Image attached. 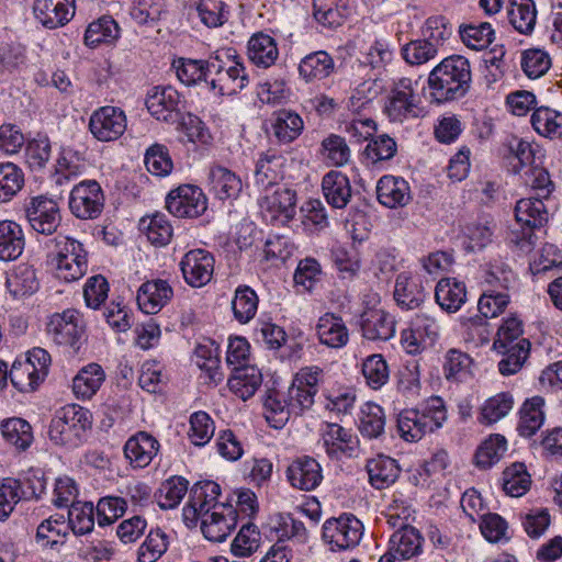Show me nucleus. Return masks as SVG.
I'll list each match as a JSON object with an SVG mask.
<instances>
[{"label": "nucleus", "instance_id": "obj_1", "mask_svg": "<svg viewBox=\"0 0 562 562\" xmlns=\"http://www.w3.org/2000/svg\"><path fill=\"white\" fill-rule=\"evenodd\" d=\"M530 186L535 196L521 199L516 203L515 217L520 228L513 231L509 237L510 243L522 254H529L536 246L537 232H540L548 221L543 200L548 199L554 189L549 172L538 167L531 169Z\"/></svg>", "mask_w": 562, "mask_h": 562}, {"label": "nucleus", "instance_id": "obj_2", "mask_svg": "<svg viewBox=\"0 0 562 562\" xmlns=\"http://www.w3.org/2000/svg\"><path fill=\"white\" fill-rule=\"evenodd\" d=\"M427 81L430 98L436 103L463 98L472 81L470 61L461 55L446 57L429 72Z\"/></svg>", "mask_w": 562, "mask_h": 562}, {"label": "nucleus", "instance_id": "obj_3", "mask_svg": "<svg viewBox=\"0 0 562 562\" xmlns=\"http://www.w3.org/2000/svg\"><path fill=\"white\" fill-rule=\"evenodd\" d=\"M90 426L89 411L75 404L66 405L50 420L48 437L56 446L75 448L83 442Z\"/></svg>", "mask_w": 562, "mask_h": 562}, {"label": "nucleus", "instance_id": "obj_4", "mask_svg": "<svg viewBox=\"0 0 562 562\" xmlns=\"http://www.w3.org/2000/svg\"><path fill=\"white\" fill-rule=\"evenodd\" d=\"M53 262L58 279L74 282L87 273L88 252L77 239L67 236L57 237Z\"/></svg>", "mask_w": 562, "mask_h": 562}, {"label": "nucleus", "instance_id": "obj_5", "mask_svg": "<svg viewBox=\"0 0 562 562\" xmlns=\"http://www.w3.org/2000/svg\"><path fill=\"white\" fill-rule=\"evenodd\" d=\"M210 89L220 95H233L248 85V75L243 63L234 58L224 63L220 55L209 59Z\"/></svg>", "mask_w": 562, "mask_h": 562}, {"label": "nucleus", "instance_id": "obj_6", "mask_svg": "<svg viewBox=\"0 0 562 562\" xmlns=\"http://www.w3.org/2000/svg\"><path fill=\"white\" fill-rule=\"evenodd\" d=\"M363 524L352 514L329 518L323 525V540L331 551L355 548L363 536Z\"/></svg>", "mask_w": 562, "mask_h": 562}, {"label": "nucleus", "instance_id": "obj_7", "mask_svg": "<svg viewBox=\"0 0 562 562\" xmlns=\"http://www.w3.org/2000/svg\"><path fill=\"white\" fill-rule=\"evenodd\" d=\"M104 193L95 180H83L69 193V210L79 220H95L104 209Z\"/></svg>", "mask_w": 562, "mask_h": 562}, {"label": "nucleus", "instance_id": "obj_8", "mask_svg": "<svg viewBox=\"0 0 562 562\" xmlns=\"http://www.w3.org/2000/svg\"><path fill=\"white\" fill-rule=\"evenodd\" d=\"M322 376L323 370L316 366L302 368L294 375L286 395L293 415H301L313 406Z\"/></svg>", "mask_w": 562, "mask_h": 562}, {"label": "nucleus", "instance_id": "obj_9", "mask_svg": "<svg viewBox=\"0 0 562 562\" xmlns=\"http://www.w3.org/2000/svg\"><path fill=\"white\" fill-rule=\"evenodd\" d=\"M415 94L413 81L401 78L392 86L384 105V112L393 122H403L408 117L419 116L422 109Z\"/></svg>", "mask_w": 562, "mask_h": 562}, {"label": "nucleus", "instance_id": "obj_10", "mask_svg": "<svg viewBox=\"0 0 562 562\" xmlns=\"http://www.w3.org/2000/svg\"><path fill=\"white\" fill-rule=\"evenodd\" d=\"M221 494V487L213 481L195 483L189 494V501L182 509L183 521L187 526L193 527L200 518L215 510V507L222 505L217 498Z\"/></svg>", "mask_w": 562, "mask_h": 562}, {"label": "nucleus", "instance_id": "obj_11", "mask_svg": "<svg viewBox=\"0 0 562 562\" xmlns=\"http://www.w3.org/2000/svg\"><path fill=\"white\" fill-rule=\"evenodd\" d=\"M166 209L176 217L194 218L206 211L207 199L199 187L183 184L167 194Z\"/></svg>", "mask_w": 562, "mask_h": 562}, {"label": "nucleus", "instance_id": "obj_12", "mask_svg": "<svg viewBox=\"0 0 562 562\" xmlns=\"http://www.w3.org/2000/svg\"><path fill=\"white\" fill-rule=\"evenodd\" d=\"M83 331L79 312L71 308L53 314L47 323V334L54 342L70 347L75 351L79 350Z\"/></svg>", "mask_w": 562, "mask_h": 562}, {"label": "nucleus", "instance_id": "obj_13", "mask_svg": "<svg viewBox=\"0 0 562 562\" xmlns=\"http://www.w3.org/2000/svg\"><path fill=\"white\" fill-rule=\"evenodd\" d=\"M126 126L125 112L117 106H101L92 112L89 120V130L100 142L116 140L124 134Z\"/></svg>", "mask_w": 562, "mask_h": 562}, {"label": "nucleus", "instance_id": "obj_14", "mask_svg": "<svg viewBox=\"0 0 562 562\" xmlns=\"http://www.w3.org/2000/svg\"><path fill=\"white\" fill-rule=\"evenodd\" d=\"M25 215L33 231L43 235H52L61 222L57 202L44 195L34 196L25 207Z\"/></svg>", "mask_w": 562, "mask_h": 562}, {"label": "nucleus", "instance_id": "obj_15", "mask_svg": "<svg viewBox=\"0 0 562 562\" xmlns=\"http://www.w3.org/2000/svg\"><path fill=\"white\" fill-rule=\"evenodd\" d=\"M322 442L330 459L355 458L359 452V440L351 429L336 423H326L322 428Z\"/></svg>", "mask_w": 562, "mask_h": 562}, {"label": "nucleus", "instance_id": "obj_16", "mask_svg": "<svg viewBox=\"0 0 562 562\" xmlns=\"http://www.w3.org/2000/svg\"><path fill=\"white\" fill-rule=\"evenodd\" d=\"M214 257L205 249H192L180 261L184 281L192 288L207 284L214 272Z\"/></svg>", "mask_w": 562, "mask_h": 562}, {"label": "nucleus", "instance_id": "obj_17", "mask_svg": "<svg viewBox=\"0 0 562 562\" xmlns=\"http://www.w3.org/2000/svg\"><path fill=\"white\" fill-rule=\"evenodd\" d=\"M179 92L170 86L153 87L146 98V108L148 112L158 121L168 123L176 122L179 119Z\"/></svg>", "mask_w": 562, "mask_h": 562}, {"label": "nucleus", "instance_id": "obj_18", "mask_svg": "<svg viewBox=\"0 0 562 562\" xmlns=\"http://www.w3.org/2000/svg\"><path fill=\"white\" fill-rule=\"evenodd\" d=\"M200 520L204 537L213 542H222L237 525V510L232 505L222 504Z\"/></svg>", "mask_w": 562, "mask_h": 562}, {"label": "nucleus", "instance_id": "obj_19", "mask_svg": "<svg viewBox=\"0 0 562 562\" xmlns=\"http://www.w3.org/2000/svg\"><path fill=\"white\" fill-rule=\"evenodd\" d=\"M160 449L159 441L149 432L139 430L123 447L125 459L133 469L147 468Z\"/></svg>", "mask_w": 562, "mask_h": 562}, {"label": "nucleus", "instance_id": "obj_20", "mask_svg": "<svg viewBox=\"0 0 562 562\" xmlns=\"http://www.w3.org/2000/svg\"><path fill=\"white\" fill-rule=\"evenodd\" d=\"M75 0H34L35 19L46 29L65 26L75 15Z\"/></svg>", "mask_w": 562, "mask_h": 562}, {"label": "nucleus", "instance_id": "obj_21", "mask_svg": "<svg viewBox=\"0 0 562 562\" xmlns=\"http://www.w3.org/2000/svg\"><path fill=\"white\" fill-rule=\"evenodd\" d=\"M173 296L168 281L155 279L143 283L137 291V304L146 314L158 313Z\"/></svg>", "mask_w": 562, "mask_h": 562}, {"label": "nucleus", "instance_id": "obj_22", "mask_svg": "<svg viewBox=\"0 0 562 562\" xmlns=\"http://www.w3.org/2000/svg\"><path fill=\"white\" fill-rule=\"evenodd\" d=\"M286 473L291 485L302 491L316 488L323 480L319 463L314 458L306 456L294 460L289 465Z\"/></svg>", "mask_w": 562, "mask_h": 562}, {"label": "nucleus", "instance_id": "obj_23", "mask_svg": "<svg viewBox=\"0 0 562 562\" xmlns=\"http://www.w3.org/2000/svg\"><path fill=\"white\" fill-rule=\"evenodd\" d=\"M426 293L418 276L402 272L394 286V300L402 310L418 308L425 301Z\"/></svg>", "mask_w": 562, "mask_h": 562}, {"label": "nucleus", "instance_id": "obj_24", "mask_svg": "<svg viewBox=\"0 0 562 562\" xmlns=\"http://www.w3.org/2000/svg\"><path fill=\"white\" fill-rule=\"evenodd\" d=\"M316 335L319 342L328 348L339 349L349 341V330L344 319L334 313H326L318 318Z\"/></svg>", "mask_w": 562, "mask_h": 562}, {"label": "nucleus", "instance_id": "obj_25", "mask_svg": "<svg viewBox=\"0 0 562 562\" xmlns=\"http://www.w3.org/2000/svg\"><path fill=\"white\" fill-rule=\"evenodd\" d=\"M361 330L369 340H389L395 334L394 317L383 310H370L361 315Z\"/></svg>", "mask_w": 562, "mask_h": 562}, {"label": "nucleus", "instance_id": "obj_26", "mask_svg": "<svg viewBox=\"0 0 562 562\" xmlns=\"http://www.w3.org/2000/svg\"><path fill=\"white\" fill-rule=\"evenodd\" d=\"M322 191L326 202L334 209L346 207L352 195L349 178L337 170H331L323 177Z\"/></svg>", "mask_w": 562, "mask_h": 562}, {"label": "nucleus", "instance_id": "obj_27", "mask_svg": "<svg viewBox=\"0 0 562 562\" xmlns=\"http://www.w3.org/2000/svg\"><path fill=\"white\" fill-rule=\"evenodd\" d=\"M296 194L293 190L279 187L272 193H266L261 207L271 214L274 220L289 222L295 215Z\"/></svg>", "mask_w": 562, "mask_h": 562}, {"label": "nucleus", "instance_id": "obj_28", "mask_svg": "<svg viewBox=\"0 0 562 562\" xmlns=\"http://www.w3.org/2000/svg\"><path fill=\"white\" fill-rule=\"evenodd\" d=\"M376 195L386 207L404 206L411 200L409 186L403 178L383 176L376 184Z\"/></svg>", "mask_w": 562, "mask_h": 562}, {"label": "nucleus", "instance_id": "obj_29", "mask_svg": "<svg viewBox=\"0 0 562 562\" xmlns=\"http://www.w3.org/2000/svg\"><path fill=\"white\" fill-rule=\"evenodd\" d=\"M262 374L260 370L252 366H241L234 369L227 385L232 393L243 401H247L261 386Z\"/></svg>", "mask_w": 562, "mask_h": 562}, {"label": "nucleus", "instance_id": "obj_30", "mask_svg": "<svg viewBox=\"0 0 562 562\" xmlns=\"http://www.w3.org/2000/svg\"><path fill=\"white\" fill-rule=\"evenodd\" d=\"M209 179L211 191L223 201L238 198L243 190L240 177L223 166H213L210 169Z\"/></svg>", "mask_w": 562, "mask_h": 562}, {"label": "nucleus", "instance_id": "obj_31", "mask_svg": "<svg viewBox=\"0 0 562 562\" xmlns=\"http://www.w3.org/2000/svg\"><path fill=\"white\" fill-rule=\"evenodd\" d=\"M435 299L442 310L456 313L467 301L465 284L454 278H443L436 285Z\"/></svg>", "mask_w": 562, "mask_h": 562}, {"label": "nucleus", "instance_id": "obj_32", "mask_svg": "<svg viewBox=\"0 0 562 562\" xmlns=\"http://www.w3.org/2000/svg\"><path fill=\"white\" fill-rule=\"evenodd\" d=\"M25 246L24 233L14 221H0V260L18 259Z\"/></svg>", "mask_w": 562, "mask_h": 562}, {"label": "nucleus", "instance_id": "obj_33", "mask_svg": "<svg viewBox=\"0 0 562 562\" xmlns=\"http://www.w3.org/2000/svg\"><path fill=\"white\" fill-rule=\"evenodd\" d=\"M424 538L415 527L397 529L390 538L389 549L400 560H411L423 551Z\"/></svg>", "mask_w": 562, "mask_h": 562}, {"label": "nucleus", "instance_id": "obj_34", "mask_svg": "<svg viewBox=\"0 0 562 562\" xmlns=\"http://www.w3.org/2000/svg\"><path fill=\"white\" fill-rule=\"evenodd\" d=\"M284 156L268 150L259 157L256 164L255 180L258 186L268 190L283 178Z\"/></svg>", "mask_w": 562, "mask_h": 562}, {"label": "nucleus", "instance_id": "obj_35", "mask_svg": "<svg viewBox=\"0 0 562 562\" xmlns=\"http://www.w3.org/2000/svg\"><path fill=\"white\" fill-rule=\"evenodd\" d=\"M105 373L98 363H89L81 368L72 379V391L79 400H90L104 382Z\"/></svg>", "mask_w": 562, "mask_h": 562}, {"label": "nucleus", "instance_id": "obj_36", "mask_svg": "<svg viewBox=\"0 0 562 562\" xmlns=\"http://www.w3.org/2000/svg\"><path fill=\"white\" fill-rule=\"evenodd\" d=\"M313 15L324 27L336 29L349 15L348 0H313Z\"/></svg>", "mask_w": 562, "mask_h": 562}, {"label": "nucleus", "instance_id": "obj_37", "mask_svg": "<svg viewBox=\"0 0 562 562\" xmlns=\"http://www.w3.org/2000/svg\"><path fill=\"white\" fill-rule=\"evenodd\" d=\"M369 480L372 486L382 490L392 485L400 476L401 469L395 459L378 456L367 463Z\"/></svg>", "mask_w": 562, "mask_h": 562}, {"label": "nucleus", "instance_id": "obj_38", "mask_svg": "<svg viewBox=\"0 0 562 562\" xmlns=\"http://www.w3.org/2000/svg\"><path fill=\"white\" fill-rule=\"evenodd\" d=\"M544 398L532 396L524 402L517 430L522 437L533 436L544 423Z\"/></svg>", "mask_w": 562, "mask_h": 562}, {"label": "nucleus", "instance_id": "obj_39", "mask_svg": "<svg viewBox=\"0 0 562 562\" xmlns=\"http://www.w3.org/2000/svg\"><path fill=\"white\" fill-rule=\"evenodd\" d=\"M335 61L325 50L306 55L299 65L300 76L306 81L322 80L333 74Z\"/></svg>", "mask_w": 562, "mask_h": 562}, {"label": "nucleus", "instance_id": "obj_40", "mask_svg": "<svg viewBox=\"0 0 562 562\" xmlns=\"http://www.w3.org/2000/svg\"><path fill=\"white\" fill-rule=\"evenodd\" d=\"M304 123L302 117L291 110H279L273 113L272 132L281 144L295 140L302 133Z\"/></svg>", "mask_w": 562, "mask_h": 562}, {"label": "nucleus", "instance_id": "obj_41", "mask_svg": "<svg viewBox=\"0 0 562 562\" xmlns=\"http://www.w3.org/2000/svg\"><path fill=\"white\" fill-rule=\"evenodd\" d=\"M510 25L521 34H530L536 25L537 10L533 0H510L507 9Z\"/></svg>", "mask_w": 562, "mask_h": 562}, {"label": "nucleus", "instance_id": "obj_42", "mask_svg": "<svg viewBox=\"0 0 562 562\" xmlns=\"http://www.w3.org/2000/svg\"><path fill=\"white\" fill-rule=\"evenodd\" d=\"M279 55L274 40L263 33L255 34L248 42L249 59L258 67L268 68L274 64Z\"/></svg>", "mask_w": 562, "mask_h": 562}, {"label": "nucleus", "instance_id": "obj_43", "mask_svg": "<svg viewBox=\"0 0 562 562\" xmlns=\"http://www.w3.org/2000/svg\"><path fill=\"white\" fill-rule=\"evenodd\" d=\"M507 450V440L503 435H490L476 449L474 459L477 468L486 470L497 463Z\"/></svg>", "mask_w": 562, "mask_h": 562}, {"label": "nucleus", "instance_id": "obj_44", "mask_svg": "<svg viewBox=\"0 0 562 562\" xmlns=\"http://www.w3.org/2000/svg\"><path fill=\"white\" fill-rule=\"evenodd\" d=\"M385 414L375 403H364L359 416V431L369 439L379 438L384 432Z\"/></svg>", "mask_w": 562, "mask_h": 562}, {"label": "nucleus", "instance_id": "obj_45", "mask_svg": "<svg viewBox=\"0 0 562 562\" xmlns=\"http://www.w3.org/2000/svg\"><path fill=\"white\" fill-rule=\"evenodd\" d=\"M120 36V27L110 15H103L90 23L85 33V44L95 47L101 43H112Z\"/></svg>", "mask_w": 562, "mask_h": 562}, {"label": "nucleus", "instance_id": "obj_46", "mask_svg": "<svg viewBox=\"0 0 562 562\" xmlns=\"http://www.w3.org/2000/svg\"><path fill=\"white\" fill-rule=\"evenodd\" d=\"M140 227L154 245L166 246L172 238V225L164 213L157 212L151 216L143 217Z\"/></svg>", "mask_w": 562, "mask_h": 562}, {"label": "nucleus", "instance_id": "obj_47", "mask_svg": "<svg viewBox=\"0 0 562 562\" xmlns=\"http://www.w3.org/2000/svg\"><path fill=\"white\" fill-rule=\"evenodd\" d=\"M502 485L504 492L513 497L525 495L530 488L531 479L524 463H513L503 472Z\"/></svg>", "mask_w": 562, "mask_h": 562}, {"label": "nucleus", "instance_id": "obj_48", "mask_svg": "<svg viewBox=\"0 0 562 562\" xmlns=\"http://www.w3.org/2000/svg\"><path fill=\"white\" fill-rule=\"evenodd\" d=\"M189 482L182 476H171L164 481L156 494L161 509L176 508L188 493Z\"/></svg>", "mask_w": 562, "mask_h": 562}, {"label": "nucleus", "instance_id": "obj_49", "mask_svg": "<svg viewBox=\"0 0 562 562\" xmlns=\"http://www.w3.org/2000/svg\"><path fill=\"white\" fill-rule=\"evenodd\" d=\"M535 131L546 137L562 139V114L547 106H540L531 115Z\"/></svg>", "mask_w": 562, "mask_h": 562}, {"label": "nucleus", "instance_id": "obj_50", "mask_svg": "<svg viewBox=\"0 0 562 562\" xmlns=\"http://www.w3.org/2000/svg\"><path fill=\"white\" fill-rule=\"evenodd\" d=\"M11 383L21 392L34 391L44 378L30 361L15 360L9 371Z\"/></svg>", "mask_w": 562, "mask_h": 562}, {"label": "nucleus", "instance_id": "obj_51", "mask_svg": "<svg viewBox=\"0 0 562 562\" xmlns=\"http://www.w3.org/2000/svg\"><path fill=\"white\" fill-rule=\"evenodd\" d=\"M361 372L366 379V383L372 390H380L390 379L389 364L380 353L368 356L362 361Z\"/></svg>", "mask_w": 562, "mask_h": 562}, {"label": "nucleus", "instance_id": "obj_52", "mask_svg": "<svg viewBox=\"0 0 562 562\" xmlns=\"http://www.w3.org/2000/svg\"><path fill=\"white\" fill-rule=\"evenodd\" d=\"M169 539L167 533L160 529H151L146 536L144 542L138 548V562H156L168 550Z\"/></svg>", "mask_w": 562, "mask_h": 562}, {"label": "nucleus", "instance_id": "obj_53", "mask_svg": "<svg viewBox=\"0 0 562 562\" xmlns=\"http://www.w3.org/2000/svg\"><path fill=\"white\" fill-rule=\"evenodd\" d=\"M7 288L13 297L33 294L38 289L35 270L29 266H20L7 279Z\"/></svg>", "mask_w": 562, "mask_h": 562}, {"label": "nucleus", "instance_id": "obj_54", "mask_svg": "<svg viewBox=\"0 0 562 562\" xmlns=\"http://www.w3.org/2000/svg\"><path fill=\"white\" fill-rule=\"evenodd\" d=\"M416 409L423 423L427 424L429 434L440 429L448 418L445 402L439 396H430L418 404Z\"/></svg>", "mask_w": 562, "mask_h": 562}, {"label": "nucleus", "instance_id": "obj_55", "mask_svg": "<svg viewBox=\"0 0 562 562\" xmlns=\"http://www.w3.org/2000/svg\"><path fill=\"white\" fill-rule=\"evenodd\" d=\"M3 438L20 450H25L33 441L31 425L22 418H9L1 425Z\"/></svg>", "mask_w": 562, "mask_h": 562}, {"label": "nucleus", "instance_id": "obj_56", "mask_svg": "<svg viewBox=\"0 0 562 562\" xmlns=\"http://www.w3.org/2000/svg\"><path fill=\"white\" fill-rule=\"evenodd\" d=\"M258 301V296L251 288L247 285L238 286L232 302L235 318L241 324L252 319L257 313Z\"/></svg>", "mask_w": 562, "mask_h": 562}, {"label": "nucleus", "instance_id": "obj_57", "mask_svg": "<svg viewBox=\"0 0 562 562\" xmlns=\"http://www.w3.org/2000/svg\"><path fill=\"white\" fill-rule=\"evenodd\" d=\"M530 342L525 338H521L510 347H506V349L497 350L505 355V358L498 362L499 372L503 375L517 373L528 358Z\"/></svg>", "mask_w": 562, "mask_h": 562}, {"label": "nucleus", "instance_id": "obj_58", "mask_svg": "<svg viewBox=\"0 0 562 562\" xmlns=\"http://www.w3.org/2000/svg\"><path fill=\"white\" fill-rule=\"evenodd\" d=\"M459 33L464 45L474 50L486 48L493 42L495 34L487 22L461 25Z\"/></svg>", "mask_w": 562, "mask_h": 562}, {"label": "nucleus", "instance_id": "obj_59", "mask_svg": "<svg viewBox=\"0 0 562 562\" xmlns=\"http://www.w3.org/2000/svg\"><path fill=\"white\" fill-rule=\"evenodd\" d=\"M397 428L401 437L409 442H417L425 435L429 434L427 424L423 423L416 407L400 413Z\"/></svg>", "mask_w": 562, "mask_h": 562}, {"label": "nucleus", "instance_id": "obj_60", "mask_svg": "<svg viewBox=\"0 0 562 562\" xmlns=\"http://www.w3.org/2000/svg\"><path fill=\"white\" fill-rule=\"evenodd\" d=\"M514 398L509 393L502 392L485 401L479 420L482 424H494L504 418L513 408Z\"/></svg>", "mask_w": 562, "mask_h": 562}, {"label": "nucleus", "instance_id": "obj_61", "mask_svg": "<svg viewBox=\"0 0 562 562\" xmlns=\"http://www.w3.org/2000/svg\"><path fill=\"white\" fill-rule=\"evenodd\" d=\"M207 66L209 59L199 60L180 58L173 63V68L178 79L187 86L195 85L201 80H204L207 83L210 77L209 69H206Z\"/></svg>", "mask_w": 562, "mask_h": 562}, {"label": "nucleus", "instance_id": "obj_62", "mask_svg": "<svg viewBox=\"0 0 562 562\" xmlns=\"http://www.w3.org/2000/svg\"><path fill=\"white\" fill-rule=\"evenodd\" d=\"M263 406L266 419L273 428H282L293 414L288 397L277 392L267 395Z\"/></svg>", "mask_w": 562, "mask_h": 562}, {"label": "nucleus", "instance_id": "obj_63", "mask_svg": "<svg viewBox=\"0 0 562 562\" xmlns=\"http://www.w3.org/2000/svg\"><path fill=\"white\" fill-rule=\"evenodd\" d=\"M439 48L426 38L414 40L402 47L404 60L412 66H420L437 57Z\"/></svg>", "mask_w": 562, "mask_h": 562}, {"label": "nucleus", "instance_id": "obj_64", "mask_svg": "<svg viewBox=\"0 0 562 562\" xmlns=\"http://www.w3.org/2000/svg\"><path fill=\"white\" fill-rule=\"evenodd\" d=\"M94 507L92 503L77 502L69 507L68 526L75 535H86L94 527Z\"/></svg>", "mask_w": 562, "mask_h": 562}]
</instances>
